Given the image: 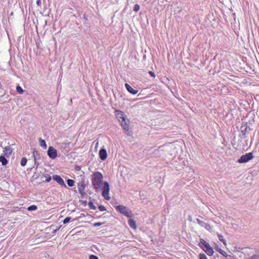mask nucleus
Here are the masks:
<instances>
[{
  "mask_svg": "<svg viewBox=\"0 0 259 259\" xmlns=\"http://www.w3.org/2000/svg\"><path fill=\"white\" fill-rule=\"evenodd\" d=\"M71 220L70 217H66L64 220H63V223L66 224L68 223Z\"/></svg>",
  "mask_w": 259,
  "mask_h": 259,
  "instance_id": "nucleus-24",
  "label": "nucleus"
},
{
  "mask_svg": "<svg viewBox=\"0 0 259 259\" xmlns=\"http://www.w3.org/2000/svg\"><path fill=\"white\" fill-rule=\"evenodd\" d=\"M27 162V159L25 157H23L21 160L20 164L21 166H24Z\"/></svg>",
  "mask_w": 259,
  "mask_h": 259,
  "instance_id": "nucleus-17",
  "label": "nucleus"
},
{
  "mask_svg": "<svg viewBox=\"0 0 259 259\" xmlns=\"http://www.w3.org/2000/svg\"><path fill=\"white\" fill-rule=\"evenodd\" d=\"M140 9V6L138 4H136V5H135V6L134 7L133 10L135 12H138L139 11Z\"/></svg>",
  "mask_w": 259,
  "mask_h": 259,
  "instance_id": "nucleus-22",
  "label": "nucleus"
},
{
  "mask_svg": "<svg viewBox=\"0 0 259 259\" xmlns=\"http://www.w3.org/2000/svg\"><path fill=\"white\" fill-rule=\"evenodd\" d=\"M199 245L208 255L212 256L213 255L214 251L212 248L204 240L200 239Z\"/></svg>",
  "mask_w": 259,
  "mask_h": 259,
  "instance_id": "nucleus-3",
  "label": "nucleus"
},
{
  "mask_svg": "<svg viewBox=\"0 0 259 259\" xmlns=\"http://www.w3.org/2000/svg\"><path fill=\"white\" fill-rule=\"evenodd\" d=\"M45 177H46V182H50L51 180V177L47 175V176H45Z\"/></svg>",
  "mask_w": 259,
  "mask_h": 259,
  "instance_id": "nucleus-25",
  "label": "nucleus"
},
{
  "mask_svg": "<svg viewBox=\"0 0 259 259\" xmlns=\"http://www.w3.org/2000/svg\"><path fill=\"white\" fill-rule=\"evenodd\" d=\"M100 158L104 160L107 158V152L105 149H101L99 151Z\"/></svg>",
  "mask_w": 259,
  "mask_h": 259,
  "instance_id": "nucleus-10",
  "label": "nucleus"
},
{
  "mask_svg": "<svg viewBox=\"0 0 259 259\" xmlns=\"http://www.w3.org/2000/svg\"><path fill=\"white\" fill-rule=\"evenodd\" d=\"M128 224L131 228L134 229V230L137 229V226L136 222L133 219H129L128 221Z\"/></svg>",
  "mask_w": 259,
  "mask_h": 259,
  "instance_id": "nucleus-11",
  "label": "nucleus"
},
{
  "mask_svg": "<svg viewBox=\"0 0 259 259\" xmlns=\"http://www.w3.org/2000/svg\"><path fill=\"white\" fill-rule=\"evenodd\" d=\"M67 184L70 187H73L74 185V182L73 180L71 179L67 180Z\"/></svg>",
  "mask_w": 259,
  "mask_h": 259,
  "instance_id": "nucleus-18",
  "label": "nucleus"
},
{
  "mask_svg": "<svg viewBox=\"0 0 259 259\" xmlns=\"http://www.w3.org/2000/svg\"><path fill=\"white\" fill-rule=\"evenodd\" d=\"M219 240L222 241L225 245H226V240L223 238V236L222 235H218Z\"/></svg>",
  "mask_w": 259,
  "mask_h": 259,
  "instance_id": "nucleus-20",
  "label": "nucleus"
},
{
  "mask_svg": "<svg viewBox=\"0 0 259 259\" xmlns=\"http://www.w3.org/2000/svg\"><path fill=\"white\" fill-rule=\"evenodd\" d=\"M215 249L220 253H221L222 255H223L225 257H227L228 256V254L227 253L223 250V249H222L221 248H219L218 246H217L215 247Z\"/></svg>",
  "mask_w": 259,
  "mask_h": 259,
  "instance_id": "nucleus-12",
  "label": "nucleus"
},
{
  "mask_svg": "<svg viewBox=\"0 0 259 259\" xmlns=\"http://www.w3.org/2000/svg\"><path fill=\"white\" fill-rule=\"evenodd\" d=\"M36 4L38 6H40V4H41V1L40 0H37L36 1Z\"/></svg>",
  "mask_w": 259,
  "mask_h": 259,
  "instance_id": "nucleus-29",
  "label": "nucleus"
},
{
  "mask_svg": "<svg viewBox=\"0 0 259 259\" xmlns=\"http://www.w3.org/2000/svg\"><path fill=\"white\" fill-rule=\"evenodd\" d=\"M149 74H150L152 77H155V76H155V73H154V72H153V71H150L149 72Z\"/></svg>",
  "mask_w": 259,
  "mask_h": 259,
  "instance_id": "nucleus-28",
  "label": "nucleus"
},
{
  "mask_svg": "<svg viewBox=\"0 0 259 259\" xmlns=\"http://www.w3.org/2000/svg\"><path fill=\"white\" fill-rule=\"evenodd\" d=\"M99 209H100V210H101L102 211H105L106 210L105 207L102 205H100L99 206Z\"/></svg>",
  "mask_w": 259,
  "mask_h": 259,
  "instance_id": "nucleus-26",
  "label": "nucleus"
},
{
  "mask_svg": "<svg viewBox=\"0 0 259 259\" xmlns=\"http://www.w3.org/2000/svg\"><path fill=\"white\" fill-rule=\"evenodd\" d=\"M0 162H2V163L3 165H5L7 164L8 161L4 156H0Z\"/></svg>",
  "mask_w": 259,
  "mask_h": 259,
  "instance_id": "nucleus-15",
  "label": "nucleus"
},
{
  "mask_svg": "<svg viewBox=\"0 0 259 259\" xmlns=\"http://www.w3.org/2000/svg\"><path fill=\"white\" fill-rule=\"evenodd\" d=\"M115 115L120 123L122 128L126 132H128L130 130V121L127 118L125 114L120 110H116L115 111Z\"/></svg>",
  "mask_w": 259,
  "mask_h": 259,
  "instance_id": "nucleus-2",
  "label": "nucleus"
},
{
  "mask_svg": "<svg viewBox=\"0 0 259 259\" xmlns=\"http://www.w3.org/2000/svg\"><path fill=\"white\" fill-rule=\"evenodd\" d=\"M103 175L99 172H94L92 176V184L96 192L102 191L103 197L106 200H109L110 186L108 182H103Z\"/></svg>",
  "mask_w": 259,
  "mask_h": 259,
  "instance_id": "nucleus-1",
  "label": "nucleus"
},
{
  "mask_svg": "<svg viewBox=\"0 0 259 259\" xmlns=\"http://www.w3.org/2000/svg\"><path fill=\"white\" fill-rule=\"evenodd\" d=\"M16 91L19 94H22L23 93V90L19 85L17 86Z\"/></svg>",
  "mask_w": 259,
  "mask_h": 259,
  "instance_id": "nucleus-21",
  "label": "nucleus"
},
{
  "mask_svg": "<svg viewBox=\"0 0 259 259\" xmlns=\"http://www.w3.org/2000/svg\"><path fill=\"white\" fill-rule=\"evenodd\" d=\"M4 152L5 155L9 156L12 153V150L9 147H6L4 148Z\"/></svg>",
  "mask_w": 259,
  "mask_h": 259,
  "instance_id": "nucleus-13",
  "label": "nucleus"
},
{
  "mask_svg": "<svg viewBox=\"0 0 259 259\" xmlns=\"http://www.w3.org/2000/svg\"><path fill=\"white\" fill-rule=\"evenodd\" d=\"M197 222L200 226H201L202 227H204L207 230H209L211 228L209 224L205 223L204 222L200 220L199 219H197Z\"/></svg>",
  "mask_w": 259,
  "mask_h": 259,
  "instance_id": "nucleus-8",
  "label": "nucleus"
},
{
  "mask_svg": "<svg viewBox=\"0 0 259 259\" xmlns=\"http://www.w3.org/2000/svg\"><path fill=\"white\" fill-rule=\"evenodd\" d=\"M33 155L34 157V160L35 161V162L36 163V161L37 159L38 158V157H39L38 153L36 151H34L33 152Z\"/></svg>",
  "mask_w": 259,
  "mask_h": 259,
  "instance_id": "nucleus-16",
  "label": "nucleus"
},
{
  "mask_svg": "<svg viewBox=\"0 0 259 259\" xmlns=\"http://www.w3.org/2000/svg\"><path fill=\"white\" fill-rule=\"evenodd\" d=\"M117 210L121 214L124 216L131 218L133 216L132 211L129 210L126 206L122 205H119L116 207Z\"/></svg>",
  "mask_w": 259,
  "mask_h": 259,
  "instance_id": "nucleus-4",
  "label": "nucleus"
},
{
  "mask_svg": "<svg viewBox=\"0 0 259 259\" xmlns=\"http://www.w3.org/2000/svg\"><path fill=\"white\" fill-rule=\"evenodd\" d=\"M199 259H207V258L204 253H200L199 254Z\"/></svg>",
  "mask_w": 259,
  "mask_h": 259,
  "instance_id": "nucleus-23",
  "label": "nucleus"
},
{
  "mask_svg": "<svg viewBox=\"0 0 259 259\" xmlns=\"http://www.w3.org/2000/svg\"><path fill=\"white\" fill-rule=\"evenodd\" d=\"M100 225V223H96V224H95V226H99Z\"/></svg>",
  "mask_w": 259,
  "mask_h": 259,
  "instance_id": "nucleus-30",
  "label": "nucleus"
},
{
  "mask_svg": "<svg viewBox=\"0 0 259 259\" xmlns=\"http://www.w3.org/2000/svg\"><path fill=\"white\" fill-rule=\"evenodd\" d=\"M90 259H99L98 257L95 255H91Z\"/></svg>",
  "mask_w": 259,
  "mask_h": 259,
  "instance_id": "nucleus-27",
  "label": "nucleus"
},
{
  "mask_svg": "<svg viewBox=\"0 0 259 259\" xmlns=\"http://www.w3.org/2000/svg\"><path fill=\"white\" fill-rule=\"evenodd\" d=\"M253 157V156L252 153H247L244 155H242L240 157V158L238 160V162L239 163H245L252 159Z\"/></svg>",
  "mask_w": 259,
  "mask_h": 259,
  "instance_id": "nucleus-5",
  "label": "nucleus"
},
{
  "mask_svg": "<svg viewBox=\"0 0 259 259\" xmlns=\"http://www.w3.org/2000/svg\"><path fill=\"white\" fill-rule=\"evenodd\" d=\"M52 179L56 181L60 185L66 187V185L64 183L63 180L59 176L54 175L52 177Z\"/></svg>",
  "mask_w": 259,
  "mask_h": 259,
  "instance_id": "nucleus-7",
  "label": "nucleus"
},
{
  "mask_svg": "<svg viewBox=\"0 0 259 259\" xmlns=\"http://www.w3.org/2000/svg\"><path fill=\"white\" fill-rule=\"evenodd\" d=\"M39 144H40V146L42 147L43 148H44V149L47 148V146L45 140L40 139H39Z\"/></svg>",
  "mask_w": 259,
  "mask_h": 259,
  "instance_id": "nucleus-14",
  "label": "nucleus"
},
{
  "mask_svg": "<svg viewBox=\"0 0 259 259\" xmlns=\"http://www.w3.org/2000/svg\"><path fill=\"white\" fill-rule=\"evenodd\" d=\"M125 85L128 92H129L132 94L136 95L138 93V91L133 89L132 87L128 83H125Z\"/></svg>",
  "mask_w": 259,
  "mask_h": 259,
  "instance_id": "nucleus-9",
  "label": "nucleus"
},
{
  "mask_svg": "<svg viewBox=\"0 0 259 259\" xmlns=\"http://www.w3.org/2000/svg\"><path fill=\"white\" fill-rule=\"evenodd\" d=\"M48 155L51 158L55 159L57 156L56 150L53 147H49L48 150Z\"/></svg>",
  "mask_w": 259,
  "mask_h": 259,
  "instance_id": "nucleus-6",
  "label": "nucleus"
},
{
  "mask_svg": "<svg viewBox=\"0 0 259 259\" xmlns=\"http://www.w3.org/2000/svg\"><path fill=\"white\" fill-rule=\"evenodd\" d=\"M36 209H37V206L35 205H32L28 207V210L29 211L35 210Z\"/></svg>",
  "mask_w": 259,
  "mask_h": 259,
  "instance_id": "nucleus-19",
  "label": "nucleus"
}]
</instances>
